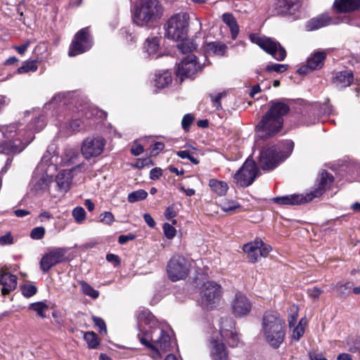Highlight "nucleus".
Masks as SVG:
<instances>
[{
    "instance_id": "f257e3e1",
    "label": "nucleus",
    "mask_w": 360,
    "mask_h": 360,
    "mask_svg": "<svg viewBox=\"0 0 360 360\" xmlns=\"http://www.w3.org/2000/svg\"><path fill=\"white\" fill-rule=\"evenodd\" d=\"M269 108L256 125L257 136L261 139L272 137L278 134L283 126V117L290 111V106L285 98L269 102Z\"/></svg>"
},
{
    "instance_id": "f03ea898",
    "label": "nucleus",
    "mask_w": 360,
    "mask_h": 360,
    "mask_svg": "<svg viewBox=\"0 0 360 360\" xmlns=\"http://www.w3.org/2000/svg\"><path fill=\"white\" fill-rule=\"evenodd\" d=\"M260 335L270 347L278 349L285 337V321L279 313L266 311L262 319Z\"/></svg>"
},
{
    "instance_id": "7ed1b4c3",
    "label": "nucleus",
    "mask_w": 360,
    "mask_h": 360,
    "mask_svg": "<svg viewBox=\"0 0 360 360\" xmlns=\"http://www.w3.org/2000/svg\"><path fill=\"white\" fill-rule=\"evenodd\" d=\"M16 124L0 126V131L8 141H4L0 145V153L4 154H15L22 151L25 147L33 140L34 136L30 134L27 138H23L22 131H17Z\"/></svg>"
},
{
    "instance_id": "20e7f679",
    "label": "nucleus",
    "mask_w": 360,
    "mask_h": 360,
    "mask_svg": "<svg viewBox=\"0 0 360 360\" xmlns=\"http://www.w3.org/2000/svg\"><path fill=\"white\" fill-rule=\"evenodd\" d=\"M138 338L141 344L152 349L150 356L154 359H160L162 354L172 347L170 335L161 328H155L150 334H139Z\"/></svg>"
},
{
    "instance_id": "39448f33",
    "label": "nucleus",
    "mask_w": 360,
    "mask_h": 360,
    "mask_svg": "<svg viewBox=\"0 0 360 360\" xmlns=\"http://www.w3.org/2000/svg\"><path fill=\"white\" fill-rule=\"evenodd\" d=\"M162 15V7L158 0H141L139 3L134 21L143 26L145 24L159 19Z\"/></svg>"
},
{
    "instance_id": "423d86ee",
    "label": "nucleus",
    "mask_w": 360,
    "mask_h": 360,
    "mask_svg": "<svg viewBox=\"0 0 360 360\" xmlns=\"http://www.w3.org/2000/svg\"><path fill=\"white\" fill-rule=\"evenodd\" d=\"M189 16L186 13L172 16L167 21L166 37L174 41L185 39L188 30Z\"/></svg>"
},
{
    "instance_id": "0eeeda50",
    "label": "nucleus",
    "mask_w": 360,
    "mask_h": 360,
    "mask_svg": "<svg viewBox=\"0 0 360 360\" xmlns=\"http://www.w3.org/2000/svg\"><path fill=\"white\" fill-rule=\"evenodd\" d=\"M190 262L180 255H173L167 264V275L172 282L186 279L190 272Z\"/></svg>"
},
{
    "instance_id": "6e6552de",
    "label": "nucleus",
    "mask_w": 360,
    "mask_h": 360,
    "mask_svg": "<svg viewBox=\"0 0 360 360\" xmlns=\"http://www.w3.org/2000/svg\"><path fill=\"white\" fill-rule=\"evenodd\" d=\"M280 152V147L276 145L264 147L258 158V165L263 170L274 169L288 158V155H282Z\"/></svg>"
},
{
    "instance_id": "1a4fd4ad",
    "label": "nucleus",
    "mask_w": 360,
    "mask_h": 360,
    "mask_svg": "<svg viewBox=\"0 0 360 360\" xmlns=\"http://www.w3.org/2000/svg\"><path fill=\"white\" fill-rule=\"evenodd\" d=\"M250 41L258 45L267 53L272 56L278 61H283L286 57L285 49L279 42L267 37H260L256 34L250 35Z\"/></svg>"
},
{
    "instance_id": "9d476101",
    "label": "nucleus",
    "mask_w": 360,
    "mask_h": 360,
    "mask_svg": "<svg viewBox=\"0 0 360 360\" xmlns=\"http://www.w3.org/2000/svg\"><path fill=\"white\" fill-rule=\"evenodd\" d=\"M221 295V285L214 281H207L201 287L200 296L198 302L207 309H212L219 302Z\"/></svg>"
},
{
    "instance_id": "9b49d317",
    "label": "nucleus",
    "mask_w": 360,
    "mask_h": 360,
    "mask_svg": "<svg viewBox=\"0 0 360 360\" xmlns=\"http://www.w3.org/2000/svg\"><path fill=\"white\" fill-rule=\"evenodd\" d=\"M93 45V40L89 27L79 30L75 35L70 46L68 56L74 57L89 51Z\"/></svg>"
},
{
    "instance_id": "f8f14e48",
    "label": "nucleus",
    "mask_w": 360,
    "mask_h": 360,
    "mask_svg": "<svg viewBox=\"0 0 360 360\" xmlns=\"http://www.w3.org/2000/svg\"><path fill=\"white\" fill-rule=\"evenodd\" d=\"M105 146V139L98 135H92L86 137L81 146V153L84 158L89 160L101 155Z\"/></svg>"
},
{
    "instance_id": "ddd939ff",
    "label": "nucleus",
    "mask_w": 360,
    "mask_h": 360,
    "mask_svg": "<svg viewBox=\"0 0 360 360\" xmlns=\"http://www.w3.org/2000/svg\"><path fill=\"white\" fill-rule=\"evenodd\" d=\"M258 173L259 170L255 161L248 159L234 174V179L240 186L248 187L253 183Z\"/></svg>"
},
{
    "instance_id": "4468645a",
    "label": "nucleus",
    "mask_w": 360,
    "mask_h": 360,
    "mask_svg": "<svg viewBox=\"0 0 360 360\" xmlns=\"http://www.w3.org/2000/svg\"><path fill=\"white\" fill-rule=\"evenodd\" d=\"M68 250L65 248H53L41 257L40 268L43 272L47 273L51 267L65 260Z\"/></svg>"
},
{
    "instance_id": "2eb2a0df",
    "label": "nucleus",
    "mask_w": 360,
    "mask_h": 360,
    "mask_svg": "<svg viewBox=\"0 0 360 360\" xmlns=\"http://www.w3.org/2000/svg\"><path fill=\"white\" fill-rule=\"evenodd\" d=\"M52 182V176L44 171H40L38 167L34 172L30 182V191L35 195H41L48 190Z\"/></svg>"
},
{
    "instance_id": "dca6fc26",
    "label": "nucleus",
    "mask_w": 360,
    "mask_h": 360,
    "mask_svg": "<svg viewBox=\"0 0 360 360\" xmlns=\"http://www.w3.org/2000/svg\"><path fill=\"white\" fill-rule=\"evenodd\" d=\"M252 307L250 300L242 292H237L231 303L232 313L236 317L247 316L251 311Z\"/></svg>"
},
{
    "instance_id": "f3484780",
    "label": "nucleus",
    "mask_w": 360,
    "mask_h": 360,
    "mask_svg": "<svg viewBox=\"0 0 360 360\" xmlns=\"http://www.w3.org/2000/svg\"><path fill=\"white\" fill-rule=\"evenodd\" d=\"M196 56L191 54L184 58L178 65L176 75L182 77H191L200 69V66L196 61Z\"/></svg>"
},
{
    "instance_id": "a211bd4d",
    "label": "nucleus",
    "mask_w": 360,
    "mask_h": 360,
    "mask_svg": "<svg viewBox=\"0 0 360 360\" xmlns=\"http://www.w3.org/2000/svg\"><path fill=\"white\" fill-rule=\"evenodd\" d=\"M311 197L306 194H292L273 198V201L281 205H299L311 202Z\"/></svg>"
},
{
    "instance_id": "6ab92c4d",
    "label": "nucleus",
    "mask_w": 360,
    "mask_h": 360,
    "mask_svg": "<svg viewBox=\"0 0 360 360\" xmlns=\"http://www.w3.org/2000/svg\"><path fill=\"white\" fill-rule=\"evenodd\" d=\"M334 181L333 176L326 171L321 172L319 185L313 191L309 193L311 200L320 197L325 191L330 188Z\"/></svg>"
},
{
    "instance_id": "aec40b11",
    "label": "nucleus",
    "mask_w": 360,
    "mask_h": 360,
    "mask_svg": "<svg viewBox=\"0 0 360 360\" xmlns=\"http://www.w3.org/2000/svg\"><path fill=\"white\" fill-rule=\"evenodd\" d=\"M0 285L2 286L1 292L7 295L14 290L17 286V277L3 269L0 270Z\"/></svg>"
},
{
    "instance_id": "412c9836",
    "label": "nucleus",
    "mask_w": 360,
    "mask_h": 360,
    "mask_svg": "<svg viewBox=\"0 0 360 360\" xmlns=\"http://www.w3.org/2000/svg\"><path fill=\"white\" fill-rule=\"evenodd\" d=\"M354 79V75L350 70H343L335 73L332 78L333 84L338 88L349 86Z\"/></svg>"
},
{
    "instance_id": "4be33fe9",
    "label": "nucleus",
    "mask_w": 360,
    "mask_h": 360,
    "mask_svg": "<svg viewBox=\"0 0 360 360\" xmlns=\"http://www.w3.org/2000/svg\"><path fill=\"white\" fill-rule=\"evenodd\" d=\"M277 6L281 13L294 15L300 7V0H278Z\"/></svg>"
},
{
    "instance_id": "5701e85b",
    "label": "nucleus",
    "mask_w": 360,
    "mask_h": 360,
    "mask_svg": "<svg viewBox=\"0 0 360 360\" xmlns=\"http://www.w3.org/2000/svg\"><path fill=\"white\" fill-rule=\"evenodd\" d=\"M332 23H333V19L328 14L323 13L309 20L306 24V27L307 30L313 31Z\"/></svg>"
},
{
    "instance_id": "b1692460",
    "label": "nucleus",
    "mask_w": 360,
    "mask_h": 360,
    "mask_svg": "<svg viewBox=\"0 0 360 360\" xmlns=\"http://www.w3.org/2000/svg\"><path fill=\"white\" fill-rule=\"evenodd\" d=\"M262 245V240L260 238L255 239L253 242H250L244 245L243 251L248 255L251 262H256L259 255V246Z\"/></svg>"
},
{
    "instance_id": "393cba45",
    "label": "nucleus",
    "mask_w": 360,
    "mask_h": 360,
    "mask_svg": "<svg viewBox=\"0 0 360 360\" xmlns=\"http://www.w3.org/2000/svg\"><path fill=\"white\" fill-rule=\"evenodd\" d=\"M335 6L340 13L354 11L360 8V0H335Z\"/></svg>"
},
{
    "instance_id": "a878e982",
    "label": "nucleus",
    "mask_w": 360,
    "mask_h": 360,
    "mask_svg": "<svg viewBox=\"0 0 360 360\" xmlns=\"http://www.w3.org/2000/svg\"><path fill=\"white\" fill-rule=\"evenodd\" d=\"M326 58L325 51H316L312 53L307 59V65L310 70L321 69L324 64Z\"/></svg>"
},
{
    "instance_id": "bb28decb",
    "label": "nucleus",
    "mask_w": 360,
    "mask_h": 360,
    "mask_svg": "<svg viewBox=\"0 0 360 360\" xmlns=\"http://www.w3.org/2000/svg\"><path fill=\"white\" fill-rule=\"evenodd\" d=\"M212 344L211 357L213 360H229V354L223 343L213 340Z\"/></svg>"
},
{
    "instance_id": "cd10ccee",
    "label": "nucleus",
    "mask_w": 360,
    "mask_h": 360,
    "mask_svg": "<svg viewBox=\"0 0 360 360\" xmlns=\"http://www.w3.org/2000/svg\"><path fill=\"white\" fill-rule=\"evenodd\" d=\"M209 186L213 192L219 196L225 195L229 189V186L226 182L216 179L209 181Z\"/></svg>"
},
{
    "instance_id": "c85d7f7f",
    "label": "nucleus",
    "mask_w": 360,
    "mask_h": 360,
    "mask_svg": "<svg viewBox=\"0 0 360 360\" xmlns=\"http://www.w3.org/2000/svg\"><path fill=\"white\" fill-rule=\"evenodd\" d=\"M222 20L230 28L232 39H236L239 32V27L236 18L231 13H226L223 14Z\"/></svg>"
},
{
    "instance_id": "c756f323",
    "label": "nucleus",
    "mask_w": 360,
    "mask_h": 360,
    "mask_svg": "<svg viewBox=\"0 0 360 360\" xmlns=\"http://www.w3.org/2000/svg\"><path fill=\"white\" fill-rule=\"evenodd\" d=\"M56 184L61 191H67L70 184V174L66 171L60 172L56 176Z\"/></svg>"
},
{
    "instance_id": "7c9ffc66",
    "label": "nucleus",
    "mask_w": 360,
    "mask_h": 360,
    "mask_svg": "<svg viewBox=\"0 0 360 360\" xmlns=\"http://www.w3.org/2000/svg\"><path fill=\"white\" fill-rule=\"evenodd\" d=\"M220 333L221 337L227 338L235 330V322L231 318H223L221 320Z\"/></svg>"
},
{
    "instance_id": "2f4dec72",
    "label": "nucleus",
    "mask_w": 360,
    "mask_h": 360,
    "mask_svg": "<svg viewBox=\"0 0 360 360\" xmlns=\"http://www.w3.org/2000/svg\"><path fill=\"white\" fill-rule=\"evenodd\" d=\"M160 45V38L158 37H148L146 40L144 44V49L148 53V55L151 56L155 53L158 50Z\"/></svg>"
},
{
    "instance_id": "473e14b6",
    "label": "nucleus",
    "mask_w": 360,
    "mask_h": 360,
    "mask_svg": "<svg viewBox=\"0 0 360 360\" xmlns=\"http://www.w3.org/2000/svg\"><path fill=\"white\" fill-rule=\"evenodd\" d=\"M172 81L171 73L164 72L162 74L157 75L155 79V85L157 88L162 89L166 87Z\"/></svg>"
},
{
    "instance_id": "72a5a7b5",
    "label": "nucleus",
    "mask_w": 360,
    "mask_h": 360,
    "mask_svg": "<svg viewBox=\"0 0 360 360\" xmlns=\"http://www.w3.org/2000/svg\"><path fill=\"white\" fill-rule=\"evenodd\" d=\"M353 287L354 283L352 282H339L335 285V288L338 292V296L340 297H346L349 296Z\"/></svg>"
},
{
    "instance_id": "f704fd0d",
    "label": "nucleus",
    "mask_w": 360,
    "mask_h": 360,
    "mask_svg": "<svg viewBox=\"0 0 360 360\" xmlns=\"http://www.w3.org/2000/svg\"><path fill=\"white\" fill-rule=\"evenodd\" d=\"M78 283L80 285L82 292L84 295L93 299H96L98 297L99 292L91 287L88 283L84 281H79Z\"/></svg>"
},
{
    "instance_id": "c9c22d12",
    "label": "nucleus",
    "mask_w": 360,
    "mask_h": 360,
    "mask_svg": "<svg viewBox=\"0 0 360 360\" xmlns=\"http://www.w3.org/2000/svg\"><path fill=\"white\" fill-rule=\"evenodd\" d=\"M207 49L215 55L224 56L226 50V46L220 42H210L207 44Z\"/></svg>"
},
{
    "instance_id": "e433bc0d",
    "label": "nucleus",
    "mask_w": 360,
    "mask_h": 360,
    "mask_svg": "<svg viewBox=\"0 0 360 360\" xmlns=\"http://www.w3.org/2000/svg\"><path fill=\"white\" fill-rule=\"evenodd\" d=\"M84 339L86 342L88 347L91 349H95L99 345V340L96 333L92 331L84 333Z\"/></svg>"
},
{
    "instance_id": "4c0bfd02",
    "label": "nucleus",
    "mask_w": 360,
    "mask_h": 360,
    "mask_svg": "<svg viewBox=\"0 0 360 360\" xmlns=\"http://www.w3.org/2000/svg\"><path fill=\"white\" fill-rule=\"evenodd\" d=\"M78 113L82 115H84L86 118H91L92 116L97 115L99 112L98 110L93 107H91L89 104L84 103L79 107H77Z\"/></svg>"
},
{
    "instance_id": "58836bf2",
    "label": "nucleus",
    "mask_w": 360,
    "mask_h": 360,
    "mask_svg": "<svg viewBox=\"0 0 360 360\" xmlns=\"http://www.w3.org/2000/svg\"><path fill=\"white\" fill-rule=\"evenodd\" d=\"M219 206L226 212H232L240 207L237 202L231 200H222Z\"/></svg>"
},
{
    "instance_id": "ea45409f",
    "label": "nucleus",
    "mask_w": 360,
    "mask_h": 360,
    "mask_svg": "<svg viewBox=\"0 0 360 360\" xmlns=\"http://www.w3.org/2000/svg\"><path fill=\"white\" fill-rule=\"evenodd\" d=\"M148 193L145 190L139 189L129 193L127 200L129 202L134 203L146 199Z\"/></svg>"
},
{
    "instance_id": "a19ab883",
    "label": "nucleus",
    "mask_w": 360,
    "mask_h": 360,
    "mask_svg": "<svg viewBox=\"0 0 360 360\" xmlns=\"http://www.w3.org/2000/svg\"><path fill=\"white\" fill-rule=\"evenodd\" d=\"M181 40L182 41L177 45V48L181 53H190L196 49V45L193 41L185 39Z\"/></svg>"
},
{
    "instance_id": "79ce46f5",
    "label": "nucleus",
    "mask_w": 360,
    "mask_h": 360,
    "mask_svg": "<svg viewBox=\"0 0 360 360\" xmlns=\"http://www.w3.org/2000/svg\"><path fill=\"white\" fill-rule=\"evenodd\" d=\"M29 308L36 311L40 317L44 319L46 317L44 312L48 310L49 307L43 302H38L32 303Z\"/></svg>"
},
{
    "instance_id": "37998d69",
    "label": "nucleus",
    "mask_w": 360,
    "mask_h": 360,
    "mask_svg": "<svg viewBox=\"0 0 360 360\" xmlns=\"http://www.w3.org/2000/svg\"><path fill=\"white\" fill-rule=\"evenodd\" d=\"M306 324V321L304 319H301L298 325L293 329L292 338L298 341L304 333V325Z\"/></svg>"
},
{
    "instance_id": "c03bdc74",
    "label": "nucleus",
    "mask_w": 360,
    "mask_h": 360,
    "mask_svg": "<svg viewBox=\"0 0 360 360\" xmlns=\"http://www.w3.org/2000/svg\"><path fill=\"white\" fill-rule=\"evenodd\" d=\"M38 69V66L36 65L34 60L27 61L23 65L18 68L17 70L18 73L23 74L29 72H36Z\"/></svg>"
},
{
    "instance_id": "a18cd8bd",
    "label": "nucleus",
    "mask_w": 360,
    "mask_h": 360,
    "mask_svg": "<svg viewBox=\"0 0 360 360\" xmlns=\"http://www.w3.org/2000/svg\"><path fill=\"white\" fill-rule=\"evenodd\" d=\"M222 338L231 347H238L239 345L240 344V338L236 330L233 331L232 334L229 335L227 338L222 337Z\"/></svg>"
},
{
    "instance_id": "49530a36",
    "label": "nucleus",
    "mask_w": 360,
    "mask_h": 360,
    "mask_svg": "<svg viewBox=\"0 0 360 360\" xmlns=\"http://www.w3.org/2000/svg\"><path fill=\"white\" fill-rule=\"evenodd\" d=\"M288 68V65L286 64L272 63L266 65L265 70L269 72H276L282 73L285 72Z\"/></svg>"
},
{
    "instance_id": "de8ad7c7",
    "label": "nucleus",
    "mask_w": 360,
    "mask_h": 360,
    "mask_svg": "<svg viewBox=\"0 0 360 360\" xmlns=\"http://www.w3.org/2000/svg\"><path fill=\"white\" fill-rule=\"evenodd\" d=\"M46 125L44 117L43 116L39 117L33 120V122L29 126L30 130L34 131H39Z\"/></svg>"
},
{
    "instance_id": "09e8293b",
    "label": "nucleus",
    "mask_w": 360,
    "mask_h": 360,
    "mask_svg": "<svg viewBox=\"0 0 360 360\" xmlns=\"http://www.w3.org/2000/svg\"><path fill=\"white\" fill-rule=\"evenodd\" d=\"M277 146L281 148V154L282 155H288V157L294 148V142L291 140H287L283 144Z\"/></svg>"
},
{
    "instance_id": "8fccbe9b",
    "label": "nucleus",
    "mask_w": 360,
    "mask_h": 360,
    "mask_svg": "<svg viewBox=\"0 0 360 360\" xmlns=\"http://www.w3.org/2000/svg\"><path fill=\"white\" fill-rule=\"evenodd\" d=\"M72 217L77 223H81L86 218V212L83 207H76L72 210Z\"/></svg>"
},
{
    "instance_id": "3c124183",
    "label": "nucleus",
    "mask_w": 360,
    "mask_h": 360,
    "mask_svg": "<svg viewBox=\"0 0 360 360\" xmlns=\"http://www.w3.org/2000/svg\"><path fill=\"white\" fill-rule=\"evenodd\" d=\"M176 155L181 159H188L193 164L198 165L199 164L198 159L193 155V154L189 150H179L176 152Z\"/></svg>"
},
{
    "instance_id": "603ef678",
    "label": "nucleus",
    "mask_w": 360,
    "mask_h": 360,
    "mask_svg": "<svg viewBox=\"0 0 360 360\" xmlns=\"http://www.w3.org/2000/svg\"><path fill=\"white\" fill-rule=\"evenodd\" d=\"M22 294L26 297H30L36 294L37 289L32 284H25L21 287Z\"/></svg>"
},
{
    "instance_id": "864d4df0",
    "label": "nucleus",
    "mask_w": 360,
    "mask_h": 360,
    "mask_svg": "<svg viewBox=\"0 0 360 360\" xmlns=\"http://www.w3.org/2000/svg\"><path fill=\"white\" fill-rule=\"evenodd\" d=\"M100 221L110 226L115 221L114 215L110 212H104L100 214Z\"/></svg>"
},
{
    "instance_id": "5fc2aeb1",
    "label": "nucleus",
    "mask_w": 360,
    "mask_h": 360,
    "mask_svg": "<svg viewBox=\"0 0 360 360\" xmlns=\"http://www.w3.org/2000/svg\"><path fill=\"white\" fill-rule=\"evenodd\" d=\"M163 231L165 236L168 239H172L176 236V229L170 224L165 223L163 225Z\"/></svg>"
},
{
    "instance_id": "6e6d98bb",
    "label": "nucleus",
    "mask_w": 360,
    "mask_h": 360,
    "mask_svg": "<svg viewBox=\"0 0 360 360\" xmlns=\"http://www.w3.org/2000/svg\"><path fill=\"white\" fill-rule=\"evenodd\" d=\"M45 234V229L42 226H39L34 228L31 233L30 237L34 240H39L41 239Z\"/></svg>"
},
{
    "instance_id": "4d7b16f0",
    "label": "nucleus",
    "mask_w": 360,
    "mask_h": 360,
    "mask_svg": "<svg viewBox=\"0 0 360 360\" xmlns=\"http://www.w3.org/2000/svg\"><path fill=\"white\" fill-rule=\"evenodd\" d=\"M224 93H219L216 96L210 95L213 106L215 107L216 110H221V99L225 96Z\"/></svg>"
},
{
    "instance_id": "13d9d810",
    "label": "nucleus",
    "mask_w": 360,
    "mask_h": 360,
    "mask_svg": "<svg viewBox=\"0 0 360 360\" xmlns=\"http://www.w3.org/2000/svg\"><path fill=\"white\" fill-rule=\"evenodd\" d=\"M93 321L94 324L98 328L99 332L101 334L107 333V328L105 321L99 317L93 316Z\"/></svg>"
},
{
    "instance_id": "bf43d9fd",
    "label": "nucleus",
    "mask_w": 360,
    "mask_h": 360,
    "mask_svg": "<svg viewBox=\"0 0 360 360\" xmlns=\"http://www.w3.org/2000/svg\"><path fill=\"white\" fill-rule=\"evenodd\" d=\"M193 120H194V116L192 114L188 113V114L185 115L181 121L182 128L185 131L188 130V129L190 128V126L193 123Z\"/></svg>"
},
{
    "instance_id": "052dcab7",
    "label": "nucleus",
    "mask_w": 360,
    "mask_h": 360,
    "mask_svg": "<svg viewBox=\"0 0 360 360\" xmlns=\"http://www.w3.org/2000/svg\"><path fill=\"white\" fill-rule=\"evenodd\" d=\"M292 313L288 316V325L290 327L294 326L297 322L298 317V311L297 307H292L291 309Z\"/></svg>"
},
{
    "instance_id": "680f3d73",
    "label": "nucleus",
    "mask_w": 360,
    "mask_h": 360,
    "mask_svg": "<svg viewBox=\"0 0 360 360\" xmlns=\"http://www.w3.org/2000/svg\"><path fill=\"white\" fill-rule=\"evenodd\" d=\"M323 290L318 287H313L307 290L308 295L312 299H318L319 296L323 293Z\"/></svg>"
},
{
    "instance_id": "e2e57ef3",
    "label": "nucleus",
    "mask_w": 360,
    "mask_h": 360,
    "mask_svg": "<svg viewBox=\"0 0 360 360\" xmlns=\"http://www.w3.org/2000/svg\"><path fill=\"white\" fill-rule=\"evenodd\" d=\"M106 260L109 262L113 263L115 266H117L120 264V259L119 256L115 254H108L106 255Z\"/></svg>"
},
{
    "instance_id": "0e129e2a",
    "label": "nucleus",
    "mask_w": 360,
    "mask_h": 360,
    "mask_svg": "<svg viewBox=\"0 0 360 360\" xmlns=\"http://www.w3.org/2000/svg\"><path fill=\"white\" fill-rule=\"evenodd\" d=\"M271 248L264 244L262 242V245L259 246V255L260 257H266L269 255V253L271 252Z\"/></svg>"
},
{
    "instance_id": "69168bd1",
    "label": "nucleus",
    "mask_w": 360,
    "mask_h": 360,
    "mask_svg": "<svg viewBox=\"0 0 360 360\" xmlns=\"http://www.w3.org/2000/svg\"><path fill=\"white\" fill-rule=\"evenodd\" d=\"M162 174V169L160 167H155L150 172V178L153 180H156L158 179Z\"/></svg>"
},
{
    "instance_id": "338daca9",
    "label": "nucleus",
    "mask_w": 360,
    "mask_h": 360,
    "mask_svg": "<svg viewBox=\"0 0 360 360\" xmlns=\"http://www.w3.org/2000/svg\"><path fill=\"white\" fill-rule=\"evenodd\" d=\"M143 150V147L141 144H134L131 148V154L135 156L141 155Z\"/></svg>"
},
{
    "instance_id": "774afa93",
    "label": "nucleus",
    "mask_w": 360,
    "mask_h": 360,
    "mask_svg": "<svg viewBox=\"0 0 360 360\" xmlns=\"http://www.w3.org/2000/svg\"><path fill=\"white\" fill-rule=\"evenodd\" d=\"M311 360H328L323 354L311 352L309 353Z\"/></svg>"
}]
</instances>
